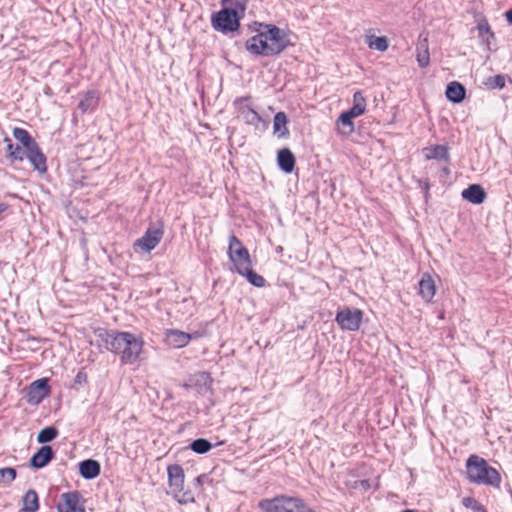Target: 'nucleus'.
Wrapping results in <instances>:
<instances>
[{
  "label": "nucleus",
  "mask_w": 512,
  "mask_h": 512,
  "mask_svg": "<svg viewBox=\"0 0 512 512\" xmlns=\"http://www.w3.org/2000/svg\"><path fill=\"white\" fill-rule=\"evenodd\" d=\"M97 336L107 351L120 355L123 364H133L138 359L143 349L141 337L130 332H114L99 329Z\"/></svg>",
  "instance_id": "obj_1"
},
{
  "label": "nucleus",
  "mask_w": 512,
  "mask_h": 512,
  "mask_svg": "<svg viewBox=\"0 0 512 512\" xmlns=\"http://www.w3.org/2000/svg\"><path fill=\"white\" fill-rule=\"evenodd\" d=\"M260 31L246 41V49L254 55L275 56L282 53L291 42L288 34L275 25H265Z\"/></svg>",
  "instance_id": "obj_2"
},
{
  "label": "nucleus",
  "mask_w": 512,
  "mask_h": 512,
  "mask_svg": "<svg viewBox=\"0 0 512 512\" xmlns=\"http://www.w3.org/2000/svg\"><path fill=\"white\" fill-rule=\"evenodd\" d=\"M468 479L476 484L498 487L501 483L499 472L488 465L485 459L471 455L466 462Z\"/></svg>",
  "instance_id": "obj_3"
},
{
  "label": "nucleus",
  "mask_w": 512,
  "mask_h": 512,
  "mask_svg": "<svg viewBox=\"0 0 512 512\" xmlns=\"http://www.w3.org/2000/svg\"><path fill=\"white\" fill-rule=\"evenodd\" d=\"M259 508L265 512H315L302 499L284 495L261 500Z\"/></svg>",
  "instance_id": "obj_4"
},
{
  "label": "nucleus",
  "mask_w": 512,
  "mask_h": 512,
  "mask_svg": "<svg viewBox=\"0 0 512 512\" xmlns=\"http://www.w3.org/2000/svg\"><path fill=\"white\" fill-rule=\"evenodd\" d=\"M170 494L180 503L186 504L194 502V493L190 490H184V470L178 465H170L167 468Z\"/></svg>",
  "instance_id": "obj_5"
},
{
  "label": "nucleus",
  "mask_w": 512,
  "mask_h": 512,
  "mask_svg": "<svg viewBox=\"0 0 512 512\" xmlns=\"http://www.w3.org/2000/svg\"><path fill=\"white\" fill-rule=\"evenodd\" d=\"M240 19L236 12L223 7V9L212 15L211 24L216 31L227 34L238 30Z\"/></svg>",
  "instance_id": "obj_6"
},
{
  "label": "nucleus",
  "mask_w": 512,
  "mask_h": 512,
  "mask_svg": "<svg viewBox=\"0 0 512 512\" xmlns=\"http://www.w3.org/2000/svg\"><path fill=\"white\" fill-rule=\"evenodd\" d=\"M228 256L236 271L247 264H252L247 248L234 234L229 239Z\"/></svg>",
  "instance_id": "obj_7"
},
{
  "label": "nucleus",
  "mask_w": 512,
  "mask_h": 512,
  "mask_svg": "<svg viewBox=\"0 0 512 512\" xmlns=\"http://www.w3.org/2000/svg\"><path fill=\"white\" fill-rule=\"evenodd\" d=\"M363 313L359 309L344 308L336 315L338 325L348 331H356L362 322Z\"/></svg>",
  "instance_id": "obj_8"
},
{
  "label": "nucleus",
  "mask_w": 512,
  "mask_h": 512,
  "mask_svg": "<svg viewBox=\"0 0 512 512\" xmlns=\"http://www.w3.org/2000/svg\"><path fill=\"white\" fill-rule=\"evenodd\" d=\"M51 393V388L48 384L47 378H41L33 381L27 392V402L33 405H38L44 398L48 397Z\"/></svg>",
  "instance_id": "obj_9"
},
{
  "label": "nucleus",
  "mask_w": 512,
  "mask_h": 512,
  "mask_svg": "<svg viewBox=\"0 0 512 512\" xmlns=\"http://www.w3.org/2000/svg\"><path fill=\"white\" fill-rule=\"evenodd\" d=\"M163 233L162 228H149L140 239L136 240L134 246L150 252L160 243Z\"/></svg>",
  "instance_id": "obj_10"
},
{
  "label": "nucleus",
  "mask_w": 512,
  "mask_h": 512,
  "mask_svg": "<svg viewBox=\"0 0 512 512\" xmlns=\"http://www.w3.org/2000/svg\"><path fill=\"white\" fill-rule=\"evenodd\" d=\"M80 494L78 492H69L61 496V501L58 503L59 512H85L84 508L79 503Z\"/></svg>",
  "instance_id": "obj_11"
},
{
  "label": "nucleus",
  "mask_w": 512,
  "mask_h": 512,
  "mask_svg": "<svg viewBox=\"0 0 512 512\" xmlns=\"http://www.w3.org/2000/svg\"><path fill=\"white\" fill-rule=\"evenodd\" d=\"M166 344L173 348H183L191 341L189 333L178 329H168L164 338Z\"/></svg>",
  "instance_id": "obj_12"
},
{
  "label": "nucleus",
  "mask_w": 512,
  "mask_h": 512,
  "mask_svg": "<svg viewBox=\"0 0 512 512\" xmlns=\"http://www.w3.org/2000/svg\"><path fill=\"white\" fill-rule=\"evenodd\" d=\"M25 155L35 170L40 173H45L47 171L46 158L41 152L38 144L26 149Z\"/></svg>",
  "instance_id": "obj_13"
},
{
  "label": "nucleus",
  "mask_w": 512,
  "mask_h": 512,
  "mask_svg": "<svg viewBox=\"0 0 512 512\" xmlns=\"http://www.w3.org/2000/svg\"><path fill=\"white\" fill-rule=\"evenodd\" d=\"M54 451L51 446H42L30 459V465L35 469L45 467L53 458Z\"/></svg>",
  "instance_id": "obj_14"
},
{
  "label": "nucleus",
  "mask_w": 512,
  "mask_h": 512,
  "mask_svg": "<svg viewBox=\"0 0 512 512\" xmlns=\"http://www.w3.org/2000/svg\"><path fill=\"white\" fill-rule=\"evenodd\" d=\"M426 160H442L445 163L450 162L449 149L445 145H431L423 149Z\"/></svg>",
  "instance_id": "obj_15"
},
{
  "label": "nucleus",
  "mask_w": 512,
  "mask_h": 512,
  "mask_svg": "<svg viewBox=\"0 0 512 512\" xmlns=\"http://www.w3.org/2000/svg\"><path fill=\"white\" fill-rule=\"evenodd\" d=\"M79 472L84 479L91 480L99 476L101 467L98 461L86 459L79 463Z\"/></svg>",
  "instance_id": "obj_16"
},
{
  "label": "nucleus",
  "mask_w": 512,
  "mask_h": 512,
  "mask_svg": "<svg viewBox=\"0 0 512 512\" xmlns=\"http://www.w3.org/2000/svg\"><path fill=\"white\" fill-rule=\"evenodd\" d=\"M435 283L433 278L428 274L424 273L419 282V294L422 299L426 302H430L435 295Z\"/></svg>",
  "instance_id": "obj_17"
},
{
  "label": "nucleus",
  "mask_w": 512,
  "mask_h": 512,
  "mask_svg": "<svg viewBox=\"0 0 512 512\" xmlns=\"http://www.w3.org/2000/svg\"><path fill=\"white\" fill-rule=\"evenodd\" d=\"M462 197L473 204H481L486 198V192L479 184H472L462 191Z\"/></svg>",
  "instance_id": "obj_18"
},
{
  "label": "nucleus",
  "mask_w": 512,
  "mask_h": 512,
  "mask_svg": "<svg viewBox=\"0 0 512 512\" xmlns=\"http://www.w3.org/2000/svg\"><path fill=\"white\" fill-rule=\"evenodd\" d=\"M278 165L285 173H291L295 167V156L288 148H283L278 152Z\"/></svg>",
  "instance_id": "obj_19"
},
{
  "label": "nucleus",
  "mask_w": 512,
  "mask_h": 512,
  "mask_svg": "<svg viewBox=\"0 0 512 512\" xmlns=\"http://www.w3.org/2000/svg\"><path fill=\"white\" fill-rule=\"evenodd\" d=\"M466 94L465 87L459 82H450L446 87L445 95L453 103H460L464 100Z\"/></svg>",
  "instance_id": "obj_20"
},
{
  "label": "nucleus",
  "mask_w": 512,
  "mask_h": 512,
  "mask_svg": "<svg viewBox=\"0 0 512 512\" xmlns=\"http://www.w3.org/2000/svg\"><path fill=\"white\" fill-rule=\"evenodd\" d=\"M357 116L353 114L350 110H347L340 114V116L337 119V126L339 129V132L343 135H350L354 132V124H353V118H356Z\"/></svg>",
  "instance_id": "obj_21"
},
{
  "label": "nucleus",
  "mask_w": 512,
  "mask_h": 512,
  "mask_svg": "<svg viewBox=\"0 0 512 512\" xmlns=\"http://www.w3.org/2000/svg\"><path fill=\"white\" fill-rule=\"evenodd\" d=\"M99 97L97 92L95 91H87L84 93L83 98L80 100L78 104V109L82 114L93 111L98 106Z\"/></svg>",
  "instance_id": "obj_22"
},
{
  "label": "nucleus",
  "mask_w": 512,
  "mask_h": 512,
  "mask_svg": "<svg viewBox=\"0 0 512 512\" xmlns=\"http://www.w3.org/2000/svg\"><path fill=\"white\" fill-rule=\"evenodd\" d=\"M237 273H239L242 276H245L246 279L250 284L256 287H264L265 286V279L263 276L257 274L252 268L251 264H247L244 267L237 270Z\"/></svg>",
  "instance_id": "obj_23"
},
{
  "label": "nucleus",
  "mask_w": 512,
  "mask_h": 512,
  "mask_svg": "<svg viewBox=\"0 0 512 512\" xmlns=\"http://www.w3.org/2000/svg\"><path fill=\"white\" fill-rule=\"evenodd\" d=\"M22 512H36L39 509L37 493L30 489L22 497Z\"/></svg>",
  "instance_id": "obj_24"
},
{
  "label": "nucleus",
  "mask_w": 512,
  "mask_h": 512,
  "mask_svg": "<svg viewBox=\"0 0 512 512\" xmlns=\"http://www.w3.org/2000/svg\"><path fill=\"white\" fill-rule=\"evenodd\" d=\"M416 60L421 68H425L430 63V54L428 49V40L424 38L417 44V55Z\"/></svg>",
  "instance_id": "obj_25"
},
{
  "label": "nucleus",
  "mask_w": 512,
  "mask_h": 512,
  "mask_svg": "<svg viewBox=\"0 0 512 512\" xmlns=\"http://www.w3.org/2000/svg\"><path fill=\"white\" fill-rule=\"evenodd\" d=\"M287 124V116L284 112H278L274 116L273 121V129L274 133L278 135V137H286L289 135V131L286 127Z\"/></svg>",
  "instance_id": "obj_26"
},
{
  "label": "nucleus",
  "mask_w": 512,
  "mask_h": 512,
  "mask_svg": "<svg viewBox=\"0 0 512 512\" xmlns=\"http://www.w3.org/2000/svg\"><path fill=\"white\" fill-rule=\"evenodd\" d=\"M13 136L23 145L25 150L37 144V142L31 137L28 131L23 128H14Z\"/></svg>",
  "instance_id": "obj_27"
},
{
  "label": "nucleus",
  "mask_w": 512,
  "mask_h": 512,
  "mask_svg": "<svg viewBox=\"0 0 512 512\" xmlns=\"http://www.w3.org/2000/svg\"><path fill=\"white\" fill-rule=\"evenodd\" d=\"M249 0H222V5L228 10L238 14L239 18L244 16Z\"/></svg>",
  "instance_id": "obj_28"
},
{
  "label": "nucleus",
  "mask_w": 512,
  "mask_h": 512,
  "mask_svg": "<svg viewBox=\"0 0 512 512\" xmlns=\"http://www.w3.org/2000/svg\"><path fill=\"white\" fill-rule=\"evenodd\" d=\"M5 142L7 143V153L8 157L13 161H22L24 159L26 150L19 145H14L9 138H5Z\"/></svg>",
  "instance_id": "obj_29"
},
{
  "label": "nucleus",
  "mask_w": 512,
  "mask_h": 512,
  "mask_svg": "<svg viewBox=\"0 0 512 512\" xmlns=\"http://www.w3.org/2000/svg\"><path fill=\"white\" fill-rule=\"evenodd\" d=\"M367 45L371 49H375L380 52H384L388 49V40L385 36L371 35L367 37Z\"/></svg>",
  "instance_id": "obj_30"
},
{
  "label": "nucleus",
  "mask_w": 512,
  "mask_h": 512,
  "mask_svg": "<svg viewBox=\"0 0 512 512\" xmlns=\"http://www.w3.org/2000/svg\"><path fill=\"white\" fill-rule=\"evenodd\" d=\"M357 117L364 114L366 110V99L360 91H356L353 95V105L349 109Z\"/></svg>",
  "instance_id": "obj_31"
},
{
  "label": "nucleus",
  "mask_w": 512,
  "mask_h": 512,
  "mask_svg": "<svg viewBox=\"0 0 512 512\" xmlns=\"http://www.w3.org/2000/svg\"><path fill=\"white\" fill-rule=\"evenodd\" d=\"M240 111L244 121L249 125L257 126L258 123L261 121V116L255 110L248 106L242 107Z\"/></svg>",
  "instance_id": "obj_32"
},
{
  "label": "nucleus",
  "mask_w": 512,
  "mask_h": 512,
  "mask_svg": "<svg viewBox=\"0 0 512 512\" xmlns=\"http://www.w3.org/2000/svg\"><path fill=\"white\" fill-rule=\"evenodd\" d=\"M58 435V430L53 427L49 426L46 428H43L37 435V441L39 443H48L52 440H54Z\"/></svg>",
  "instance_id": "obj_33"
},
{
  "label": "nucleus",
  "mask_w": 512,
  "mask_h": 512,
  "mask_svg": "<svg viewBox=\"0 0 512 512\" xmlns=\"http://www.w3.org/2000/svg\"><path fill=\"white\" fill-rule=\"evenodd\" d=\"M190 448L195 453L204 454L212 448V445L207 439L199 438L192 441V443L190 444Z\"/></svg>",
  "instance_id": "obj_34"
},
{
  "label": "nucleus",
  "mask_w": 512,
  "mask_h": 512,
  "mask_svg": "<svg viewBox=\"0 0 512 512\" xmlns=\"http://www.w3.org/2000/svg\"><path fill=\"white\" fill-rule=\"evenodd\" d=\"M479 36L485 39L488 49H490V38L494 39V33L491 31L489 24L485 21L478 24Z\"/></svg>",
  "instance_id": "obj_35"
},
{
  "label": "nucleus",
  "mask_w": 512,
  "mask_h": 512,
  "mask_svg": "<svg viewBox=\"0 0 512 512\" xmlns=\"http://www.w3.org/2000/svg\"><path fill=\"white\" fill-rule=\"evenodd\" d=\"M16 478V470L11 467L0 469V483L10 484Z\"/></svg>",
  "instance_id": "obj_36"
},
{
  "label": "nucleus",
  "mask_w": 512,
  "mask_h": 512,
  "mask_svg": "<svg viewBox=\"0 0 512 512\" xmlns=\"http://www.w3.org/2000/svg\"><path fill=\"white\" fill-rule=\"evenodd\" d=\"M485 84L491 89H503L505 87V77L503 75L489 77Z\"/></svg>",
  "instance_id": "obj_37"
},
{
  "label": "nucleus",
  "mask_w": 512,
  "mask_h": 512,
  "mask_svg": "<svg viewBox=\"0 0 512 512\" xmlns=\"http://www.w3.org/2000/svg\"><path fill=\"white\" fill-rule=\"evenodd\" d=\"M462 505L465 508L471 509L473 512L481 510L482 504L476 500L474 497H464L462 499Z\"/></svg>",
  "instance_id": "obj_38"
},
{
  "label": "nucleus",
  "mask_w": 512,
  "mask_h": 512,
  "mask_svg": "<svg viewBox=\"0 0 512 512\" xmlns=\"http://www.w3.org/2000/svg\"><path fill=\"white\" fill-rule=\"evenodd\" d=\"M211 482L207 474H201L194 479V486L201 492L204 483Z\"/></svg>",
  "instance_id": "obj_39"
},
{
  "label": "nucleus",
  "mask_w": 512,
  "mask_h": 512,
  "mask_svg": "<svg viewBox=\"0 0 512 512\" xmlns=\"http://www.w3.org/2000/svg\"><path fill=\"white\" fill-rule=\"evenodd\" d=\"M74 383L77 385H84L87 383V374L82 370L77 373L74 378Z\"/></svg>",
  "instance_id": "obj_40"
},
{
  "label": "nucleus",
  "mask_w": 512,
  "mask_h": 512,
  "mask_svg": "<svg viewBox=\"0 0 512 512\" xmlns=\"http://www.w3.org/2000/svg\"><path fill=\"white\" fill-rule=\"evenodd\" d=\"M506 20L509 24H512V8L505 13Z\"/></svg>",
  "instance_id": "obj_41"
},
{
  "label": "nucleus",
  "mask_w": 512,
  "mask_h": 512,
  "mask_svg": "<svg viewBox=\"0 0 512 512\" xmlns=\"http://www.w3.org/2000/svg\"><path fill=\"white\" fill-rule=\"evenodd\" d=\"M189 336L191 337V340L198 339L201 337V334L199 332L189 333Z\"/></svg>",
  "instance_id": "obj_42"
},
{
  "label": "nucleus",
  "mask_w": 512,
  "mask_h": 512,
  "mask_svg": "<svg viewBox=\"0 0 512 512\" xmlns=\"http://www.w3.org/2000/svg\"><path fill=\"white\" fill-rule=\"evenodd\" d=\"M442 172L445 174V175H449L450 174V169L446 166L442 169Z\"/></svg>",
  "instance_id": "obj_43"
},
{
  "label": "nucleus",
  "mask_w": 512,
  "mask_h": 512,
  "mask_svg": "<svg viewBox=\"0 0 512 512\" xmlns=\"http://www.w3.org/2000/svg\"><path fill=\"white\" fill-rule=\"evenodd\" d=\"M202 376H203V377H205V378H206V379H208V380L210 379V375H209V373L204 372V373L202 374Z\"/></svg>",
  "instance_id": "obj_44"
},
{
  "label": "nucleus",
  "mask_w": 512,
  "mask_h": 512,
  "mask_svg": "<svg viewBox=\"0 0 512 512\" xmlns=\"http://www.w3.org/2000/svg\"><path fill=\"white\" fill-rule=\"evenodd\" d=\"M474 512H487V510H486V509H485V507L482 505V506H481V510L474 511Z\"/></svg>",
  "instance_id": "obj_45"
},
{
  "label": "nucleus",
  "mask_w": 512,
  "mask_h": 512,
  "mask_svg": "<svg viewBox=\"0 0 512 512\" xmlns=\"http://www.w3.org/2000/svg\"><path fill=\"white\" fill-rule=\"evenodd\" d=\"M474 512H487V510H486V509H485V507L482 505V506H481V510L474 511Z\"/></svg>",
  "instance_id": "obj_46"
},
{
  "label": "nucleus",
  "mask_w": 512,
  "mask_h": 512,
  "mask_svg": "<svg viewBox=\"0 0 512 512\" xmlns=\"http://www.w3.org/2000/svg\"><path fill=\"white\" fill-rule=\"evenodd\" d=\"M244 100H247V98H240L237 100V102L244 101Z\"/></svg>",
  "instance_id": "obj_47"
}]
</instances>
